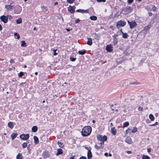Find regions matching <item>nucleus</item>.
<instances>
[{
	"label": "nucleus",
	"instance_id": "obj_46",
	"mask_svg": "<svg viewBox=\"0 0 159 159\" xmlns=\"http://www.w3.org/2000/svg\"><path fill=\"white\" fill-rule=\"evenodd\" d=\"M95 147L96 149H98L99 148H102V147H99L98 146H97V145H95Z\"/></svg>",
	"mask_w": 159,
	"mask_h": 159
},
{
	"label": "nucleus",
	"instance_id": "obj_47",
	"mask_svg": "<svg viewBox=\"0 0 159 159\" xmlns=\"http://www.w3.org/2000/svg\"><path fill=\"white\" fill-rule=\"evenodd\" d=\"M97 1L98 2H105L106 1V0H97Z\"/></svg>",
	"mask_w": 159,
	"mask_h": 159
},
{
	"label": "nucleus",
	"instance_id": "obj_38",
	"mask_svg": "<svg viewBox=\"0 0 159 159\" xmlns=\"http://www.w3.org/2000/svg\"><path fill=\"white\" fill-rule=\"evenodd\" d=\"M114 44L115 45L117 43V39L115 37V38H114Z\"/></svg>",
	"mask_w": 159,
	"mask_h": 159
},
{
	"label": "nucleus",
	"instance_id": "obj_14",
	"mask_svg": "<svg viewBox=\"0 0 159 159\" xmlns=\"http://www.w3.org/2000/svg\"><path fill=\"white\" fill-rule=\"evenodd\" d=\"M21 11V8L20 7H18L17 10H16L15 11V13L17 14H20Z\"/></svg>",
	"mask_w": 159,
	"mask_h": 159
},
{
	"label": "nucleus",
	"instance_id": "obj_23",
	"mask_svg": "<svg viewBox=\"0 0 159 159\" xmlns=\"http://www.w3.org/2000/svg\"><path fill=\"white\" fill-rule=\"evenodd\" d=\"M149 117L151 121H152L154 120L155 118L152 114H151L149 115Z\"/></svg>",
	"mask_w": 159,
	"mask_h": 159
},
{
	"label": "nucleus",
	"instance_id": "obj_32",
	"mask_svg": "<svg viewBox=\"0 0 159 159\" xmlns=\"http://www.w3.org/2000/svg\"><path fill=\"white\" fill-rule=\"evenodd\" d=\"M137 131V128L135 127H134L133 129L131 130V132L133 133H135Z\"/></svg>",
	"mask_w": 159,
	"mask_h": 159
},
{
	"label": "nucleus",
	"instance_id": "obj_63",
	"mask_svg": "<svg viewBox=\"0 0 159 159\" xmlns=\"http://www.w3.org/2000/svg\"><path fill=\"white\" fill-rule=\"evenodd\" d=\"M70 159H74V156L71 157H70Z\"/></svg>",
	"mask_w": 159,
	"mask_h": 159
},
{
	"label": "nucleus",
	"instance_id": "obj_16",
	"mask_svg": "<svg viewBox=\"0 0 159 159\" xmlns=\"http://www.w3.org/2000/svg\"><path fill=\"white\" fill-rule=\"evenodd\" d=\"M63 151L61 149L59 148L57 150V153L56 154V155L57 156L59 154H62Z\"/></svg>",
	"mask_w": 159,
	"mask_h": 159
},
{
	"label": "nucleus",
	"instance_id": "obj_30",
	"mask_svg": "<svg viewBox=\"0 0 159 159\" xmlns=\"http://www.w3.org/2000/svg\"><path fill=\"white\" fill-rule=\"evenodd\" d=\"M123 34V37L124 38H127L128 37V34L126 33H123L122 32Z\"/></svg>",
	"mask_w": 159,
	"mask_h": 159
},
{
	"label": "nucleus",
	"instance_id": "obj_64",
	"mask_svg": "<svg viewBox=\"0 0 159 159\" xmlns=\"http://www.w3.org/2000/svg\"><path fill=\"white\" fill-rule=\"evenodd\" d=\"M149 16H151L152 15V13H149Z\"/></svg>",
	"mask_w": 159,
	"mask_h": 159
},
{
	"label": "nucleus",
	"instance_id": "obj_55",
	"mask_svg": "<svg viewBox=\"0 0 159 159\" xmlns=\"http://www.w3.org/2000/svg\"><path fill=\"white\" fill-rule=\"evenodd\" d=\"M7 16V17H8V16L9 17V19H11L12 18V17L11 16H10L8 15Z\"/></svg>",
	"mask_w": 159,
	"mask_h": 159
},
{
	"label": "nucleus",
	"instance_id": "obj_31",
	"mask_svg": "<svg viewBox=\"0 0 159 159\" xmlns=\"http://www.w3.org/2000/svg\"><path fill=\"white\" fill-rule=\"evenodd\" d=\"M57 144L59 145V147L61 148H63L64 146L63 143L60 142H58Z\"/></svg>",
	"mask_w": 159,
	"mask_h": 159
},
{
	"label": "nucleus",
	"instance_id": "obj_42",
	"mask_svg": "<svg viewBox=\"0 0 159 159\" xmlns=\"http://www.w3.org/2000/svg\"><path fill=\"white\" fill-rule=\"evenodd\" d=\"M23 74H24V73L23 72H20L19 74V77H21L22 76V75H23Z\"/></svg>",
	"mask_w": 159,
	"mask_h": 159
},
{
	"label": "nucleus",
	"instance_id": "obj_37",
	"mask_svg": "<svg viewBox=\"0 0 159 159\" xmlns=\"http://www.w3.org/2000/svg\"><path fill=\"white\" fill-rule=\"evenodd\" d=\"M14 35L15 36L17 37V39H19L20 36L19 34H18L17 33H15L14 34Z\"/></svg>",
	"mask_w": 159,
	"mask_h": 159
},
{
	"label": "nucleus",
	"instance_id": "obj_49",
	"mask_svg": "<svg viewBox=\"0 0 159 159\" xmlns=\"http://www.w3.org/2000/svg\"><path fill=\"white\" fill-rule=\"evenodd\" d=\"M128 3L130 4L132 3L133 2V0H128Z\"/></svg>",
	"mask_w": 159,
	"mask_h": 159
},
{
	"label": "nucleus",
	"instance_id": "obj_57",
	"mask_svg": "<svg viewBox=\"0 0 159 159\" xmlns=\"http://www.w3.org/2000/svg\"><path fill=\"white\" fill-rule=\"evenodd\" d=\"M104 141H102V142L100 143V144L101 145L104 144Z\"/></svg>",
	"mask_w": 159,
	"mask_h": 159
},
{
	"label": "nucleus",
	"instance_id": "obj_33",
	"mask_svg": "<svg viewBox=\"0 0 159 159\" xmlns=\"http://www.w3.org/2000/svg\"><path fill=\"white\" fill-rule=\"evenodd\" d=\"M143 159H150V157L147 155H143L142 157Z\"/></svg>",
	"mask_w": 159,
	"mask_h": 159
},
{
	"label": "nucleus",
	"instance_id": "obj_39",
	"mask_svg": "<svg viewBox=\"0 0 159 159\" xmlns=\"http://www.w3.org/2000/svg\"><path fill=\"white\" fill-rule=\"evenodd\" d=\"M23 148H25L27 146V143H24L22 145Z\"/></svg>",
	"mask_w": 159,
	"mask_h": 159
},
{
	"label": "nucleus",
	"instance_id": "obj_35",
	"mask_svg": "<svg viewBox=\"0 0 159 159\" xmlns=\"http://www.w3.org/2000/svg\"><path fill=\"white\" fill-rule=\"evenodd\" d=\"M150 25H149L147 26H146L145 27H144V29L145 30H149V29H150Z\"/></svg>",
	"mask_w": 159,
	"mask_h": 159
},
{
	"label": "nucleus",
	"instance_id": "obj_15",
	"mask_svg": "<svg viewBox=\"0 0 159 159\" xmlns=\"http://www.w3.org/2000/svg\"><path fill=\"white\" fill-rule=\"evenodd\" d=\"M16 159H23L22 154L20 153H18L16 156Z\"/></svg>",
	"mask_w": 159,
	"mask_h": 159
},
{
	"label": "nucleus",
	"instance_id": "obj_50",
	"mask_svg": "<svg viewBox=\"0 0 159 159\" xmlns=\"http://www.w3.org/2000/svg\"><path fill=\"white\" fill-rule=\"evenodd\" d=\"M14 60H13V59H11V60H10V62L11 63H14Z\"/></svg>",
	"mask_w": 159,
	"mask_h": 159
},
{
	"label": "nucleus",
	"instance_id": "obj_60",
	"mask_svg": "<svg viewBox=\"0 0 159 159\" xmlns=\"http://www.w3.org/2000/svg\"><path fill=\"white\" fill-rule=\"evenodd\" d=\"M58 4V2H55L54 3V5H56Z\"/></svg>",
	"mask_w": 159,
	"mask_h": 159
},
{
	"label": "nucleus",
	"instance_id": "obj_2",
	"mask_svg": "<svg viewBox=\"0 0 159 159\" xmlns=\"http://www.w3.org/2000/svg\"><path fill=\"white\" fill-rule=\"evenodd\" d=\"M98 140L100 141H106L107 139V137L106 136H102L101 135H98L97 136Z\"/></svg>",
	"mask_w": 159,
	"mask_h": 159
},
{
	"label": "nucleus",
	"instance_id": "obj_45",
	"mask_svg": "<svg viewBox=\"0 0 159 159\" xmlns=\"http://www.w3.org/2000/svg\"><path fill=\"white\" fill-rule=\"evenodd\" d=\"M75 59H76V58H72V57H70V60L71 61H75Z\"/></svg>",
	"mask_w": 159,
	"mask_h": 159
},
{
	"label": "nucleus",
	"instance_id": "obj_4",
	"mask_svg": "<svg viewBox=\"0 0 159 159\" xmlns=\"http://www.w3.org/2000/svg\"><path fill=\"white\" fill-rule=\"evenodd\" d=\"M1 20L3 21L4 23H6L8 21V18L7 16H2L0 17Z\"/></svg>",
	"mask_w": 159,
	"mask_h": 159
},
{
	"label": "nucleus",
	"instance_id": "obj_27",
	"mask_svg": "<svg viewBox=\"0 0 159 159\" xmlns=\"http://www.w3.org/2000/svg\"><path fill=\"white\" fill-rule=\"evenodd\" d=\"M16 23L18 24H20L22 22V19L21 18H20L16 20Z\"/></svg>",
	"mask_w": 159,
	"mask_h": 159
},
{
	"label": "nucleus",
	"instance_id": "obj_21",
	"mask_svg": "<svg viewBox=\"0 0 159 159\" xmlns=\"http://www.w3.org/2000/svg\"><path fill=\"white\" fill-rule=\"evenodd\" d=\"M126 11L129 12H130L132 10V8L130 7H127L126 8Z\"/></svg>",
	"mask_w": 159,
	"mask_h": 159
},
{
	"label": "nucleus",
	"instance_id": "obj_58",
	"mask_svg": "<svg viewBox=\"0 0 159 159\" xmlns=\"http://www.w3.org/2000/svg\"><path fill=\"white\" fill-rule=\"evenodd\" d=\"M27 150L29 152H30V148H29L28 147H27Z\"/></svg>",
	"mask_w": 159,
	"mask_h": 159
},
{
	"label": "nucleus",
	"instance_id": "obj_40",
	"mask_svg": "<svg viewBox=\"0 0 159 159\" xmlns=\"http://www.w3.org/2000/svg\"><path fill=\"white\" fill-rule=\"evenodd\" d=\"M75 0H67V2L69 3H73Z\"/></svg>",
	"mask_w": 159,
	"mask_h": 159
},
{
	"label": "nucleus",
	"instance_id": "obj_19",
	"mask_svg": "<svg viewBox=\"0 0 159 159\" xmlns=\"http://www.w3.org/2000/svg\"><path fill=\"white\" fill-rule=\"evenodd\" d=\"M72 7H71L70 6L69 7H68V10L71 13H72L75 12V10L73 9Z\"/></svg>",
	"mask_w": 159,
	"mask_h": 159
},
{
	"label": "nucleus",
	"instance_id": "obj_1",
	"mask_svg": "<svg viewBox=\"0 0 159 159\" xmlns=\"http://www.w3.org/2000/svg\"><path fill=\"white\" fill-rule=\"evenodd\" d=\"M92 132V128L90 126H85L82 130L81 133L84 136H87L89 135Z\"/></svg>",
	"mask_w": 159,
	"mask_h": 159
},
{
	"label": "nucleus",
	"instance_id": "obj_10",
	"mask_svg": "<svg viewBox=\"0 0 159 159\" xmlns=\"http://www.w3.org/2000/svg\"><path fill=\"white\" fill-rule=\"evenodd\" d=\"M76 12H80L81 13H87L88 12V11L87 10H83L81 9H78L76 10Z\"/></svg>",
	"mask_w": 159,
	"mask_h": 159
},
{
	"label": "nucleus",
	"instance_id": "obj_44",
	"mask_svg": "<svg viewBox=\"0 0 159 159\" xmlns=\"http://www.w3.org/2000/svg\"><path fill=\"white\" fill-rule=\"evenodd\" d=\"M158 125V123L157 122H156L155 124L152 125H150V126H155L156 125Z\"/></svg>",
	"mask_w": 159,
	"mask_h": 159
},
{
	"label": "nucleus",
	"instance_id": "obj_8",
	"mask_svg": "<svg viewBox=\"0 0 159 159\" xmlns=\"http://www.w3.org/2000/svg\"><path fill=\"white\" fill-rule=\"evenodd\" d=\"M43 157L44 158H46L49 157L50 155L48 152L44 151L43 153Z\"/></svg>",
	"mask_w": 159,
	"mask_h": 159
},
{
	"label": "nucleus",
	"instance_id": "obj_34",
	"mask_svg": "<svg viewBox=\"0 0 159 159\" xmlns=\"http://www.w3.org/2000/svg\"><path fill=\"white\" fill-rule=\"evenodd\" d=\"M129 125V123L128 122H126L123 124L124 126L126 127L128 126Z\"/></svg>",
	"mask_w": 159,
	"mask_h": 159
},
{
	"label": "nucleus",
	"instance_id": "obj_59",
	"mask_svg": "<svg viewBox=\"0 0 159 159\" xmlns=\"http://www.w3.org/2000/svg\"><path fill=\"white\" fill-rule=\"evenodd\" d=\"M2 30V27L1 25L0 24V30Z\"/></svg>",
	"mask_w": 159,
	"mask_h": 159
},
{
	"label": "nucleus",
	"instance_id": "obj_62",
	"mask_svg": "<svg viewBox=\"0 0 159 159\" xmlns=\"http://www.w3.org/2000/svg\"><path fill=\"white\" fill-rule=\"evenodd\" d=\"M71 7H72L73 9L74 10H75V6H73Z\"/></svg>",
	"mask_w": 159,
	"mask_h": 159
},
{
	"label": "nucleus",
	"instance_id": "obj_41",
	"mask_svg": "<svg viewBox=\"0 0 159 159\" xmlns=\"http://www.w3.org/2000/svg\"><path fill=\"white\" fill-rule=\"evenodd\" d=\"M53 51H54V54H53L54 55H57V53L56 52L57 51V52H59L57 50H53Z\"/></svg>",
	"mask_w": 159,
	"mask_h": 159
},
{
	"label": "nucleus",
	"instance_id": "obj_6",
	"mask_svg": "<svg viewBox=\"0 0 159 159\" xmlns=\"http://www.w3.org/2000/svg\"><path fill=\"white\" fill-rule=\"evenodd\" d=\"M125 141L129 144H131L132 143V141L131 139L129 137H127L125 140Z\"/></svg>",
	"mask_w": 159,
	"mask_h": 159
},
{
	"label": "nucleus",
	"instance_id": "obj_25",
	"mask_svg": "<svg viewBox=\"0 0 159 159\" xmlns=\"http://www.w3.org/2000/svg\"><path fill=\"white\" fill-rule=\"evenodd\" d=\"M32 129L33 132H35L37 130V127L36 126H34L32 128Z\"/></svg>",
	"mask_w": 159,
	"mask_h": 159
},
{
	"label": "nucleus",
	"instance_id": "obj_13",
	"mask_svg": "<svg viewBox=\"0 0 159 159\" xmlns=\"http://www.w3.org/2000/svg\"><path fill=\"white\" fill-rule=\"evenodd\" d=\"M112 47L109 45H107L106 47V49L109 52H111L112 51Z\"/></svg>",
	"mask_w": 159,
	"mask_h": 159
},
{
	"label": "nucleus",
	"instance_id": "obj_36",
	"mask_svg": "<svg viewBox=\"0 0 159 159\" xmlns=\"http://www.w3.org/2000/svg\"><path fill=\"white\" fill-rule=\"evenodd\" d=\"M152 8L153 11H156L157 8L155 7V6H152Z\"/></svg>",
	"mask_w": 159,
	"mask_h": 159
},
{
	"label": "nucleus",
	"instance_id": "obj_53",
	"mask_svg": "<svg viewBox=\"0 0 159 159\" xmlns=\"http://www.w3.org/2000/svg\"><path fill=\"white\" fill-rule=\"evenodd\" d=\"M129 128H128V129L125 131L126 134H127L129 132Z\"/></svg>",
	"mask_w": 159,
	"mask_h": 159
},
{
	"label": "nucleus",
	"instance_id": "obj_11",
	"mask_svg": "<svg viewBox=\"0 0 159 159\" xmlns=\"http://www.w3.org/2000/svg\"><path fill=\"white\" fill-rule=\"evenodd\" d=\"M92 157V154L90 150H88V159H91Z\"/></svg>",
	"mask_w": 159,
	"mask_h": 159
},
{
	"label": "nucleus",
	"instance_id": "obj_18",
	"mask_svg": "<svg viewBox=\"0 0 159 159\" xmlns=\"http://www.w3.org/2000/svg\"><path fill=\"white\" fill-rule=\"evenodd\" d=\"M8 125L9 128L12 129L14 126L13 123L12 122H10L8 123Z\"/></svg>",
	"mask_w": 159,
	"mask_h": 159
},
{
	"label": "nucleus",
	"instance_id": "obj_22",
	"mask_svg": "<svg viewBox=\"0 0 159 159\" xmlns=\"http://www.w3.org/2000/svg\"><path fill=\"white\" fill-rule=\"evenodd\" d=\"M34 142L35 143V144H37L38 143V138L35 136H34Z\"/></svg>",
	"mask_w": 159,
	"mask_h": 159
},
{
	"label": "nucleus",
	"instance_id": "obj_52",
	"mask_svg": "<svg viewBox=\"0 0 159 159\" xmlns=\"http://www.w3.org/2000/svg\"><path fill=\"white\" fill-rule=\"evenodd\" d=\"M79 159H86V158L85 157H82Z\"/></svg>",
	"mask_w": 159,
	"mask_h": 159
},
{
	"label": "nucleus",
	"instance_id": "obj_51",
	"mask_svg": "<svg viewBox=\"0 0 159 159\" xmlns=\"http://www.w3.org/2000/svg\"><path fill=\"white\" fill-rule=\"evenodd\" d=\"M127 153H128V154H131L132 152L130 151H127Z\"/></svg>",
	"mask_w": 159,
	"mask_h": 159
},
{
	"label": "nucleus",
	"instance_id": "obj_61",
	"mask_svg": "<svg viewBox=\"0 0 159 159\" xmlns=\"http://www.w3.org/2000/svg\"><path fill=\"white\" fill-rule=\"evenodd\" d=\"M24 84V83H20V85H23V84Z\"/></svg>",
	"mask_w": 159,
	"mask_h": 159
},
{
	"label": "nucleus",
	"instance_id": "obj_43",
	"mask_svg": "<svg viewBox=\"0 0 159 159\" xmlns=\"http://www.w3.org/2000/svg\"><path fill=\"white\" fill-rule=\"evenodd\" d=\"M143 107H140V106H139V107L138 110L139 111H142L143 110Z\"/></svg>",
	"mask_w": 159,
	"mask_h": 159
},
{
	"label": "nucleus",
	"instance_id": "obj_24",
	"mask_svg": "<svg viewBox=\"0 0 159 159\" xmlns=\"http://www.w3.org/2000/svg\"><path fill=\"white\" fill-rule=\"evenodd\" d=\"M42 11L44 12H46L48 11V9L45 6H43L42 7Z\"/></svg>",
	"mask_w": 159,
	"mask_h": 159
},
{
	"label": "nucleus",
	"instance_id": "obj_26",
	"mask_svg": "<svg viewBox=\"0 0 159 159\" xmlns=\"http://www.w3.org/2000/svg\"><path fill=\"white\" fill-rule=\"evenodd\" d=\"M86 51L84 50L83 51H79L78 52L80 55H83L86 53Z\"/></svg>",
	"mask_w": 159,
	"mask_h": 159
},
{
	"label": "nucleus",
	"instance_id": "obj_3",
	"mask_svg": "<svg viewBox=\"0 0 159 159\" xmlns=\"http://www.w3.org/2000/svg\"><path fill=\"white\" fill-rule=\"evenodd\" d=\"M20 137L22 140H27L29 138V135L28 134H22L20 135Z\"/></svg>",
	"mask_w": 159,
	"mask_h": 159
},
{
	"label": "nucleus",
	"instance_id": "obj_56",
	"mask_svg": "<svg viewBox=\"0 0 159 159\" xmlns=\"http://www.w3.org/2000/svg\"><path fill=\"white\" fill-rule=\"evenodd\" d=\"M104 155L106 156H108V153H105L104 154Z\"/></svg>",
	"mask_w": 159,
	"mask_h": 159
},
{
	"label": "nucleus",
	"instance_id": "obj_12",
	"mask_svg": "<svg viewBox=\"0 0 159 159\" xmlns=\"http://www.w3.org/2000/svg\"><path fill=\"white\" fill-rule=\"evenodd\" d=\"M111 132L112 134L113 135H115L116 134V129L115 127H112L111 128Z\"/></svg>",
	"mask_w": 159,
	"mask_h": 159
},
{
	"label": "nucleus",
	"instance_id": "obj_9",
	"mask_svg": "<svg viewBox=\"0 0 159 159\" xmlns=\"http://www.w3.org/2000/svg\"><path fill=\"white\" fill-rule=\"evenodd\" d=\"M13 6L11 5H6L5 6V8L8 10H10L13 7Z\"/></svg>",
	"mask_w": 159,
	"mask_h": 159
},
{
	"label": "nucleus",
	"instance_id": "obj_48",
	"mask_svg": "<svg viewBox=\"0 0 159 159\" xmlns=\"http://www.w3.org/2000/svg\"><path fill=\"white\" fill-rule=\"evenodd\" d=\"M80 19H76L75 20V23H79V22L80 21Z\"/></svg>",
	"mask_w": 159,
	"mask_h": 159
},
{
	"label": "nucleus",
	"instance_id": "obj_28",
	"mask_svg": "<svg viewBox=\"0 0 159 159\" xmlns=\"http://www.w3.org/2000/svg\"><path fill=\"white\" fill-rule=\"evenodd\" d=\"M90 19L92 20H95L97 19V17L95 16H90Z\"/></svg>",
	"mask_w": 159,
	"mask_h": 159
},
{
	"label": "nucleus",
	"instance_id": "obj_17",
	"mask_svg": "<svg viewBox=\"0 0 159 159\" xmlns=\"http://www.w3.org/2000/svg\"><path fill=\"white\" fill-rule=\"evenodd\" d=\"M87 43L88 45H91L92 44V39L90 38H89L88 39V41L87 42Z\"/></svg>",
	"mask_w": 159,
	"mask_h": 159
},
{
	"label": "nucleus",
	"instance_id": "obj_29",
	"mask_svg": "<svg viewBox=\"0 0 159 159\" xmlns=\"http://www.w3.org/2000/svg\"><path fill=\"white\" fill-rule=\"evenodd\" d=\"M22 44L21 45L22 47H25L26 46V43H25V41H21Z\"/></svg>",
	"mask_w": 159,
	"mask_h": 159
},
{
	"label": "nucleus",
	"instance_id": "obj_20",
	"mask_svg": "<svg viewBox=\"0 0 159 159\" xmlns=\"http://www.w3.org/2000/svg\"><path fill=\"white\" fill-rule=\"evenodd\" d=\"M17 135V133H13L11 135V137L12 138V139L13 140L14 139L16 138V137Z\"/></svg>",
	"mask_w": 159,
	"mask_h": 159
},
{
	"label": "nucleus",
	"instance_id": "obj_5",
	"mask_svg": "<svg viewBox=\"0 0 159 159\" xmlns=\"http://www.w3.org/2000/svg\"><path fill=\"white\" fill-rule=\"evenodd\" d=\"M125 25V23L121 20L118 21L116 24L117 27L119 28L121 26H123Z\"/></svg>",
	"mask_w": 159,
	"mask_h": 159
},
{
	"label": "nucleus",
	"instance_id": "obj_7",
	"mask_svg": "<svg viewBox=\"0 0 159 159\" xmlns=\"http://www.w3.org/2000/svg\"><path fill=\"white\" fill-rule=\"evenodd\" d=\"M128 23L129 24L130 28H133L135 27L136 25V24L135 22H130L128 21Z\"/></svg>",
	"mask_w": 159,
	"mask_h": 159
},
{
	"label": "nucleus",
	"instance_id": "obj_54",
	"mask_svg": "<svg viewBox=\"0 0 159 159\" xmlns=\"http://www.w3.org/2000/svg\"><path fill=\"white\" fill-rule=\"evenodd\" d=\"M147 151L148 152H151V149L149 148H148L147 149Z\"/></svg>",
	"mask_w": 159,
	"mask_h": 159
}]
</instances>
